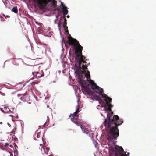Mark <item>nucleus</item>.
I'll list each match as a JSON object with an SVG mask.
<instances>
[{
  "label": "nucleus",
  "instance_id": "nucleus-7",
  "mask_svg": "<svg viewBox=\"0 0 156 156\" xmlns=\"http://www.w3.org/2000/svg\"><path fill=\"white\" fill-rule=\"evenodd\" d=\"M20 99L24 102L28 101L30 100V96L27 93V94L21 97Z\"/></svg>",
  "mask_w": 156,
  "mask_h": 156
},
{
  "label": "nucleus",
  "instance_id": "nucleus-20",
  "mask_svg": "<svg viewBox=\"0 0 156 156\" xmlns=\"http://www.w3.org/2000/svg\"><path fill=\"white\" fill-rule=\"evenodd\" d=\"M6 147H8L9 146V144L7 143H5L3 145Z\"/></svg>",
  "mask_w": 156,
  "mask_h": 156
},
{
  "label": "nucleus",
  "instance_id": "nucleus-9",
  "mask_svg": "<svg viewBox=\"0 0 156 156\" xmlns=\"http://www.w3.org/2000/svg\"><path fill=\"white\" fill-rule=\"evenodd\" d=\"M48 2H51V6H53L55 8V10H58V8H56L57 5V1L55 0H48Z\"/></svg>",
  "mask_w": 156,
  "mask_h": 156
},
{
  "label": "nucleus",
  "instance_id": "nucleus-3",
  "mask_svg": "<svg viewBox=\"0 0 156 156\" xmlns=\"http://www.w3.org/2000/svg\"><path fill=\"white\" fill-rule=\"evenodd\" d=\"M90 84L91 86V89L94 90L97 93L99 94L102 98H105L103 100L100 98L98 96L97 97V100H98L99 103L101 105L102 104L105 105V109L107 111L111 112L112 114H113V112L112 111L111 108L113 107V105L110 103L112 101V99L111 98L108 97L106 94H103V90L97 86L94 81L90 80L89 81Z\"/></svg>",
  "mask_w": 156,
  "mask_h": 156
},
{
  "label": "nucleus",
  "instance_id": "nucleus-17",
  "mask_svg": "<svg viewBox=\"0 0 156 156\" xmlns=\"http://www.w3.org/2000/svg\"><path fill=\"white\" fill-rule=\"evenodd\" d=\"M83 131L84 133L88 134L89 132V129L87 128H85L84 129Z\"/></svg>",
  "mask_w": 156,
  "mask_h": 156
},
{
  "label": "nucleus",
  "instance_id": "nucleus-11",
  "mask_svg": "<svg viewBox=\"0 0 156 156\" xmlns=\"http://www.w3.org/2000/svg\"><path fill=\"white\" fill-rule=\"evenodd\" d=\"M40 146H41V148H42L41 150H42V148H43V151L44 152V153L47 155L48 154V151L49 150V148L46 147H43L42 146V145L41 144H40Z\"/></svg>",
  "mask_w": 156,
  "mask_h": 156
},
{
  "label": "nucleus",
  "instance_id": "nucleus-13",
  "mask_svg": "<svg viewBox=\"0 0 156 156\" xmlns=\"http://www.w3.org/2000/svg\"><path fill=\"white\" fill-rule=\"evenodd\" d=\"M79 112V108H78L76 110V111L74 112L73 114H71L70 115L72 116H78L77 114Z\"/></svg>",
  "mask_w": 156,
  "mask_h": 156
},
{
  "label": "nucleus",
  "instance_id": "nucleus-22",
  "mask_svg": "<svg viewBox=\"0 0 156 156\" xmlns=\"http://www.w3.org/2000/svg\"><path fill=\"white\" fill-rule=\"evenodd\" d=\"M38 83V82H33L32 83V85H34L35 83L37 84Z\"/></svg>",
  "mask_w": 156,
  "mask_h": 156
},
{
  "label": "nucleus",
  "instance_id": "nucleus-30",
  "mask_svg": "<svg viewBox=\"0 0 156 156\" xmlns=\"http://www.w3.org/2000/svg\"><path fill=\"white\" fill-rule=\"evenodd\" d=\"M81 128L82 129H83L82 128V126H81Z\"/></svg>",
  "mask_w": 156,
  "mask_h": 156
},
{
  "label": "nucleus",
  "instance_id": "nucleus-5",
  "mask_svg": "<svg viewBox=\"0 0 156 156\" xmlns=\"http://www.w3.org/2000/svg\"><path fill=\"white\" fill-rule=\"evenodd\" d=\"M115 156H126L122 148L117 145L115 146Z\"/></svg>",
  "mask_w": 156,
  "mask_h": 156
},
{
  "label": "nucleus",
  "instance_id": "nucleus-1",
  "mask_svg": "<svg viewBox=\"0 0 156 156\" xmlns=\"http://www.w3.org/2000/svg\"><path fill=\"white\" fill-rule=\"evenodd\" d=\"M68 37V43L70 45H73L74 47V52L75 54L76 64L75 67L76 69L80 70L78 74V81L81 85L82 90L86 92L88 94L90 95L92 94L90 89L86 85L87 83L83 79L85 77L88 81V79H90V72L88 70H86L88 64L86 62L87 60L85 57L82 55V51L83 47L81 46L77 40L73 38L69 34Z\"/></svg>",
  "mask_w": 156,
  "mask_h": 156
},
{
  "label": "nucleus",
  "instance_id": "nucleus-12",
  "mask_svg": "<svg viewBox=\"0 0 156 156\" xmlns=\"http://www.w3.org/2000/svg\"><path fill=\"white\" fill-rule=\"evenodd\" d=\"M42 136L41 134V133H36V132L34 135V137L35 138L37 137V138H39L41 137Z\"/></svg>",
  "mask_w": 156,
  "mask_h": 156
},
{
  "label": "nucleus",
  "instance_id": "nucleus-10",
  "mask_svg": "<svg viewBox=\"0 0 156 156\" xmlns=\"http://www.w3.org/2000/svg\"><path fill=\"white\" fill-rule=\"evenodd\" d=\"M61 4L63 5L62 3H61ZM62 10L63 14L64 16L65 17L66 15H67L68 12V11L67 9V7L66 6L62 5Z\"/></svg>",
  "mask_w": 156,
  "mask_h": 156
},
{
  "label": "nucleus",
  "instance_id": "nucleus-15",
  "mask_svg": "<svg viewBox=\"0 0 156 156\" xmlns=\"http://www.w3.org/2000/svg\"><path fill=\"white\" fill-rule=\"evenodd\" d=\"M63 27L64 29V30L66 32V33L69 34L68 30V27L66 25H63Z\"/></svg>",
  "mask_w": 156,
  "mask_h": 156
},
{
  "label": "nucleus",
  "instance_id": "nucleus-27",
  "mask_svg": "<svg viewBox=\"0 0 156 156\" xmlns=\"http://www.w3.org/2000/svg\"><path fill=\"white\" fill-rule=\"evenodd\" d=\"M9 147L11 148L12 147V145H9Z\"/></svg>",
  "mask_w": 156,
  "mask_h": 156
},
{
  "label": "nucleus",
  "instance_id": "nucleus-25",
  "mask_svg": "<svg viewBox=\"0 0 156 156\" xmlns=\"http://www.w3.org/2000/svg\"><path fill=\"white\" fill-rule=\"evenodd\" d=\"M130 154V153L129 152H128L127 153V154H126V156L127 155V156H129V154Z\"/></svg>",
  "mask_w": 156,
  "mask_h": 156
},
{
  "label": "nucleus",
  "instance_id": "nucleus-2",
  "mask_svg": "<svg viewBox=\"0 0 156 156\" xmlns=\"http://www.w3.org/2000/svg\"><path fill=\"white\" fill-rule=\"evenodd\" d=\"M109 114H108L107 118L104 121L103 124L106 127H108V142L113 144L119 134L118 126L123 122L122 119H120L119 117L117 115L114 116L112 119L113 115H110Z\"/></svg>",
  "mask_w": 156,
  "mask_h": 156
},
{
  "label": "nucleus",
  "instance_id": "nucleus-23",
  "mask_svg": "<svg viewBox=\"0 0 156 156\" xmlns=\"http://www.w3.org/2000/svg\"><path fill=\"white\" fill-rule=\"evenodd\" d=\"M9 152V153L10 154V156H13V154H11V152Z\"/></svg>",
  "mask_w": 156,
  "mask_h": 156
},
{
  "label": "nucleus",
  "instance_id": "nucleus-24",
  "mask_svg": "<svg viewBox=\"0 0 156 156\" xmlns=\"http://www.w3.org/2000/svg\"><path fill=\"white\" fill-rule=\"evenodd\" d=\"M8 126H9V127H11V125H10L9 123H8Z\"/></svg>",
  "mask_w": 156,
  "mask_h": 156
},
{
  "label": "nucleus",
  "instance_id": "nucleus-18",
  "mask_svg": "<svg viewBox=\"0 0 156 156\" xmlns=\"http://www.w3.org/2000/svg\"><path fill=\"white\" fill-rule=\"evenodd\" d=\"M16 129V128H14L13 129H12V131L10 133V135H11L12 134V133H13V134H15V131Z\"/></svg>",
  "mask_w": 156,
  "mask_h": 156
},
{
  "label": "nucleus",
  "instance_id": "nucleus-26",
  "mask_svg": "<svg viewBox=\"0 0 156 156\" xmlns=\"http://www.w3.org/2000/svg\"><path fill=\"white\" fill-rule=\"evenodd\" d=\"M60 26V23L59 22V23H58V27H59Z\"/></svg>",
  "mask_w": 156,
  "mask_h": 156
},
{
  "label": "nucleus",
  "instance_id": "nucleus-14",
  "mask_svg": "<svg viewBox=\"0 0 156 156\" xmlns=\"http://www.w3.org/2000/svg\"><path fill=\"white\" fill-rule=\"evenodd\" d=\"M27 94V92H21L19 94H17V96L18 97H21L22 96H23L25 94Z\"/></svg>",
  "mask_w": 156,
  "mask_h": 156
},
{
  "label": "nucleus",
  "instance_id": "nucleus-8",
  "mask_svg": "<svg viewBox=\"0 0 156 156\" xmlns=\"http://www.w3.org/2000/svg\"><path fill=\"white\" fill-rule=\"evenodd\" d=\"M32 74L34 77L38 78L41 77L43 76L44 75V73H43L42 74H41L38 72L34 71L32 73Z\"/></svg>",
  "mask_w": 156,
  "mask_h": 156
},
{
  "label": "nucleus",
  "instance_id": "nucleus-19",
  "mask_svg": "<svg viewBox=\"0 0 156 156\" xmlns=\"http://www.w3.org/2000/svg\"><path fill=\"white\" fill-rule=\"evenodd\" d=\"M64 22L63 23V25H67V23L66 22V17L65 16H64Z\"/></svg>",
  "mask_w": 156,
  "mask_h": 156
},
{
  "label": "nucleus",
  "instance_id": "nucleus-31",
  "mask_svg": "<svg viewBox=\"0 0 156 156\" xmlns=\"http://www.w3.org/2000/svg\"><path fill=\"white\" fill-rule=\"evenodd\" d=\"M12 121H14V120L13 119H12Z\"/></svg>",
  "mask_w": 156,
  "mask_h": 156
},
{
  "label": "nucleus",
  "instance_id": "nucleus-4",
  "mask_svg": "<svg viewBox=\"0 0 156 156\" xmlns=\"http://www.w3.org/2000/svg\"><path fill=\"white\" fill-rule=\"evenodd\" d=\"M34 4L41 9L44 8L48 3L47 0H33Z\"/></svg>",
  "mask_w": 156,
  "mask_h": 156
},
{
  "label": "nucleus",
  "instance_id": "nucleus-21",
  "mask_svg": "<svg viewBox=\"0 0 156 156\" xmlns=\"http://www.w3.org/2000/svg\"><path fill=\"white\" fill-rule=\"evenodd\" d=\"M36 65L34 66L33 67V70L35 71L36 70V69L37 68L36 67Z\"/></svg>",
  "mask_w": 156,
  "mask_h": 156
},
{
  "label": "nucleus",
  "instance_id": "nucleus-16",
  "mask_svg": "<svg viewBox=\"0 0 156 156\" xmlns=\"http://www.w3.org/2000/svg\"><path fill=\"white\" fill-rule=\"evenodd\" d=\"M12 11L16 13H17L18 12V9L17 7H14L12 10Z\"/></svg>",
  "mask_w": 156,
  "mask_h": 156
},
{
  "label": "nucleus",
  "instance_id": "nucleus-32",
  "mask_svg": "<svg viewBox=\"0 0 156 156\" xmlns=\"http://www.w3.org/2000/svg\"><path fill=\"white\" fill-rule=\"evenodd\" d=\"M48 156H52V155H49Z\"/></svg>",
  "mask_w": 156,
  "mask_h": 156
},
{
  "label": "nucleus",
  "instance_id": "nucleus-29",
  "mask_svg": "<svg viewBox=\"0 0 156 156\" xmlns=\"http://www.w3.org/2000/svg\"><path fill=\"white\" fill-rule=\"evenodd\" d=\"M67 17L68 18H69V16H67Z\"/></svg>",
  "mask_w": 156,
  "mask_h": 156
},
{
  "label": "nucleus",
  "instance_id": "nucleus-33",
  "mask_svg": "<svg viewBox=\"0 0 156 156\" xmlns=\"http://www.w3.org/2000/svg\"><path fill=\"white\" fill-rule=\"evenodd\" d=\"M29 103L30 104L31 103L30 102H29Z\"/></svg>",
  "mask_w": 156,
  "mask_h": 156
},
{
  "label": "nucleus",
  "instance_id": "nucleus-28",
  "mask_svg": "<svg viewBox=\"0 0 156 156\" xmlns=\"http://www.w3.org/2000/svg\"><path fill=\"white\" fill-rule=\"evenodd\" d=\"M37 59V58H32V59H34V60H35V59Z\"/></svg>",
  "mask_w": 156,
  "mask_h": 156
},
{
  "label": "nucleus",
  "instance_id": "nucleus-6",
  "mask_svg": "<svg viewBox=\"0 0 156 156\" xmlns=\"http://www.w3.org/2000/svg\"><path fill=\"white\" fill-rule=\"evenodd\" d=\"M69 118H70L71 121L77 125L79 126L80 122L78 121V116H72L70 115Z\"/></svg>",
  "mask_w": 156,
  "mask_h": 156
}]
</instances>
